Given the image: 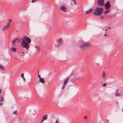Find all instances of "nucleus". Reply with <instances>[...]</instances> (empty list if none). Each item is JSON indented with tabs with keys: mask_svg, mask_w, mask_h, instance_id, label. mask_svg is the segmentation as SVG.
I'll use <instances>...</instances> for the list:
<instances>
[{
	"mask_svg": "<svg viewBox=\"0 0 123 123\" xmlns=\"http://www.w3.org/2000/svg\"><path fill=\"white\" fill-rule=\"evenodd\" d=\"M39 82H41L42 83H44L45 82V80L43 78H40L39 80Z\"/></svg>",
	"mask_w": 123,
	"mask_h": 123,
	"instance_id": "4468645a",
	"label": "nucleus"
},
{
	"mask_svg": "<svg viewBox=\"0 0 123 123\" xmlns=\"http://www.w3.org/2000/svg\"><path fill=\"white\" fill-rule=\"evenodd\" d=\"M103 30H106L107 31L108 30V28L107 27H105L103 28Z\"/></svg>",
	"mask_w": 123,
	"mask_h": 123,
	"instance_id": "6ab92c4d",
	"label": "nucleus"
},
{
	"mask_svg": "<svg viewBox=\"0 0 123 123\" xmlns=\"http://www.w3.org/2000/svg\"><path fill=\"white\" fill-rule=\"evenodd\" d=\"M118 91V90H117V91H116V92H117Z\"/></svg>",
	"mask_w": 123,
	"mask_h": 123,
	"instance_id": "58836bf2",
	"label": "nucleus"
},
{
	"mask_svg": "<svg viewBox=\"0 0 123 123\" xmlns=\"http://www.w3.org/2000/svg\"><path fill=\"white\" fill-rule=\"evenodd\" d=\"M22 39V42H23V41H24L28 43H30L31 41L29 37H23Z\"/></svg>",
	"mask_w": 123,
	"mask_h": 123,
	"instance_id": "f03ea898",
	"label": "nucleus"
},
{
	"mask_svg": "<svg viewBox=\"0 0 123 123\" xmlns=\"http://www.w3.org/2000/svg\"><path fill=\"white\" fill-rule=\"evenodd\" d=\"M0 68L4 69L3 66L0 64Z\"/></svg>",
	"mask_w": 123,
	"mask_h": 123,
	"instance_id": "a878e982",
	"label": "nucleus"
},
{
	"mask_svg": "<svg viewBox=\"0 0 123 123\" xmlns=\"http://www.w3.org/2000/svg\"><path fill=\"white\" fill-rule=\"evenodd\" d=\"M24 56V55H22V58H23Z\"/></svg>",
	"mask_w": 123,
	"mask_h": 123,
	"instance_id": "e433bc0d",
	"label": "nucleus"
},
{
	"mask_svg": "<svg viewBox=\"0 0 123 123\" xmlns=\"http://www.w3.org/2000/svg\"><path fill=\"white\" fill-rule=\"evenodd\" d=\"M36 1H37V0H32L31 2L32 3H33Z\"/></svg>",
	"mask_w": 123,
	"mask_h": 123,
	"instance_id": "bb28decb",
	"label": "nucleus"
},
{
	"mask_svg": "<svg viewBox=\"0 0 123 123\" xmlns=\"http://www.w3.org/2000/svg\"><path fill=\"white\" fill-rule=\"evenodd\" d=\"M110 11V10H107L104 11V14H106L108 13Z\"/></svg>",
	"mask_w": 123,
	"mask_h": 123,
	"instance_id": "a211bd4d",
	"label": "nucleus"
},
{
	"mask_svg": "<svg viewBox=\"0 0 123 123\" xmlns=\"http://www.w3.org/2000/svg\"><path fill=\"white\" fill-rule=\"evenodd\" d=\"M35 48H36V49L37 50H39L40 49V48L38 46H36Z\"/></svg>",
	"mask_w": 123,
	"mask_h": 123,
	"instance_id": "b1692460",
	"label": "nucleus"
},
{
	"mask_svg": "<svg viewBox=\"0 0 123 123\" xmlns=\"http://www.w3.org/2000/svg\"><path fill=\"white\" fill-rule=\"evenodd\" d=\"M71 81H73V82H74V81H75V80H72V79H71Z\"/></svg>",
	"mask_w": 123,
	"mask_h": 123,
	"instance_id": "473e14b6",
	"label": "nucleus"
},
{
	"mask_svg": "<svg viewBox=\"0 0 123 123\" xmlns=\"http://www.w3.org/2000/svg\"><path fill=\"white\" fill-rule=\"evenodd\" d=\"M90 46V44L89 43H86L81 44L80 46V48L81 49H84L86 47H89Z\"/></svg>",
	"mask_w": 123,
	"mask_h": 123,
	"instance_id": "20e7f679",
	"label": "nucleus"
},
{
	"mask_svg": "<svg viewBox=\"0 0 123 123\" xmlns=\"http://www.w3.org/2000/svg\"><path fill=\"white\" fill-rule=\"evenodd\" d=\"M24 53V52H22L21 53V54H23Z\"/></svg>",
	"mask_w": 123,
	"mask_h": 123,
	"instance_id": "4c0bfd02",
	"label": "nucleus"
},
{
	"mask_svg": "<svg viewBox=\"0 0 123 123\" xmlns=\"http://www.w3.org/2000/svg\"><path fill=\"white\" fill-rule=\"evenodd\" d=\"M10 25L8 24H7L6 25L3 26L2 29L3 30V31H5V30L9 28Z\"/></svg>",
	"mask_w": 123,
	"mask_h": 123,
	"instance_id": "9b49d317",
	"label": "nucleus"
},
{
	"mask_svg": "<svg viewBox=\"0 0 123 123\" xmlns=\"http://www.w3.org/2000/svg\"><path fill=\"white\" fill-rule=\"evenodd\" d=\"M55 122L56 123H59L57 120H56L55 121Z\"/></svg>",
	"mask_w": 123,
	"mask_h": 123,
	"instance_id": "c85d7f7f",
	"label": "nucleus"
},
{
	"mask_svg": "<svg viewBox=\"0 0 123 123\" xmlns=\"http://www.w3.org/2000/svg\"><path fill=\"white\" fill-rule=\"evenodd\" d=\"M107 33H106L104 35V36H105V37H106L107 36Z\"/></svg>",
	"mask_w": 123,
	"mask_h": 123,
	"instance_id": "2f4dec72",
	"label": "nucleus"
},
{
	"mask_svg": "<svg viewBox=\"0 0 123 123\" xmlns=\"http://www.w3.org/2000/svg\"><path fill=\"white\" fill-rule=\"evenodd\" d=\"M21 77L23 78L24 80L25 81V79L24 77V75L23 73H22L21 75Z\"/></svg>",
	"mask_w": 123,
	"mask_h": 123,
	"instance_id": "412c9836",
	"label": "nucleus"
},
{
	"mask_svg": "<svg viewBox=\"0 0 123 123\" xmlns=\"http://www.w3.org/2000/svg\"><path fill=\"white\" fill-rule=\"evenodd\" d=\"M107 28H108V29L109 28V29H110L111 28L110 27H107Z\"/></svg>",
	"mask_w": 123,
	"mask_h": 123,
	"instance_id": "f704fd0d",
	"label": "nucleus"
},
{
	"mask_svg": "<svg viewBox=\"0 0 123 123\" xmlns=\"http://www.w3.org/2000/svg\"><path fill=\"white\" fill-rule=\"evenodd\" d=\"M106 83H105L103 85V86L104 87L105 86H106Z\"/></svg>",
	"mask_w": 123,
	"mask_h": 123,
	"instance_id": "cd10ccee",
	"label": "nucleus"
},
{
	"mask_svg": "<svg viewBox=\"0 0 123 123\" xmlns=\"http://www.w3.org/2000/svg\"><path fill=\"white\" fill-rule=\"evenodd\" d=\"M13 114L15 115H17V111H14L13 112Z\"/></svg>",
	"mask_w": 123,
	"mask_h": 123,
	"instance_id": "4be33fe9",
	"label": "nucleus"
},
{
	"mask_svg": "<svg viewBox=\"0 0 123 123\" xmlns=\"http://www.w3.org/2000/svg\"><path fill=\"white\" fill-rule=\"evenodd\" d=\"M38 77L39 78H40V76H39V75L38 74Z\"/></svg>",
	"mask_w": 123,
	"mask_h": 123,
	"instance_id": "c9c22d12",
	"label": "nucleus"
},
{
	"mask_svg": "<svg viewBox=\"0 0 123 123\" xmlns=\"http://www.w3.org/2000/svg\"><path fill=\"white\" fill-rule=\"evenodd\" d=\"M16 48L13 47H12L11 49V51L14 52L16 51Z\"/></svg>",
	"mask_w": 123,
	"mask_h": 123,
	"instance_id": "dca6fc26",
	"label": "nucleus"
},
{
	"mask_svg": "<svg viewBox=\"0 0 123 123\" xmlns=\"http://www.w3.org/2000/svg\"><path fill=\"white\" fill-rule=\"evenodd\" d=\"M73 1L74 2V3L75 4H76V2H75V0H73Z\"/></svg>",
	"mask_w": 123,
	"mask_h": 123,
	"instance_id": "7c9ffc66",
	"label": "nucleus"
},
{
	"mask_svg": "<svg viewBox=\"0 0 123 123\" xmlns=\"http://www.w3.org/2000/svg\"><path fill=\"white\" fill-rule=\"evenodd\" d=\"M111 6V3L110 2L108 1L105 4V7L106 9H109Z\"/></svg>",
	"mask_w": 123,
	"mask_h": 123,
	"instance_id": "39448f33",
	"label": "nucleus"
},
{
	"mask_svg": "<svg viewBox=\"0 0 123 123\" xmlns=\"http://www.w3.org/2000/svg\"><path fill=\"white\" fill-rule=\"evenodd\" d=\"M100 18L102 20L104 19V16H100Z\"/></svg>",
	"mask_w": 123,
	"mask_h": 123,
	"instance_id": "393cba45",
	"label": "nucleus"
},
{
	"mask_svg": "<svg viewBox=\"0 0 123 123\" xmlns=\"http://www.w3.org/2000/svg\"><path fill=\"white\" fill-rule=\"evenodd\" d=\"M28 44V43L26 42H25L24 41L22 42L21 43V45L22 47L24 48H26L27 49H28L29 47V45Z\"/></svg>",
	"mask_w": 123,
	"mask_h": 123,
	"instance_id": "7ed1b4c3",
	"label": "nucleus"
},
{
	"mask_svg": "<svg viewBox=\"0 0 123 123\" xmlns=\"http://www.w3.org/2000/svg\"><path fill=\"white\" fill-rule=\"evenodd\" d=\"M12 20L11 19H10L9 20L8 23L7 24L10 25V23L12 22Z\"/></svg>",
	"mask_w": 123,
	"mask_h": 123,
	"instance_id": "aec40b11",
	"label": "nucleus"
},
{
	"mask_svg": "<svg viewBox=\"0 0 123 123\" xmlns=\"http://www.w3.org/2000/svg\"><path fill=\"white\" fill-rule=\"evenodd\" d=\"M93 10L92 8H91L89 9L88 10L86 11V14H89Z\"/></svg>",
	"mask_w": 123,
	"mask_h": 123,
	"instance_id": "ddd939ff",
	"label": "nucleus"
},
{
	"mask_svg": "<svg viewBox=\"0 0 123 123\" xmlns=\"http://www.w3.org/2000/svg\"><path fill=\"white\" fill-rule=\"evenodd\" d=\"M18 39L16 38L14 40H13L12 42V44L13 45H15V44L17 42H18Z\"/></svg>",
	"mask_w": 123,
	"mask_h": 123,
	"instance_id": "f8f14e48",
	"label": "nucleus"
},
{
	"mask_svg": "<svg viewBox=\"0 0 123 123\" xmlns=\"http://www.w3.org/2000/svg\"><path fill=\"white\" fill-rule=\"evenodd\" d=\"M106 76V73L105 71H104L102 74V77L103 78H105Z\"/></svg>",
	"mask_w": 123,
	"mask_h": 123,
	"instance_id": "f3484780",
	"label": "nucleus"
},
{
	"mask_svg": "<svg viewBox=\"0 0 123 123\" xmlns=\"http://www.w3.org/2000/svg\"><path fill=\"white\" fill-rule=\"evenodd\" d=\"M104 0H98L97 1L98 5L100 6H103L104 4Z\"/></svg>",
	"mask_w": 123,
	"mask_h": 123,
	"instance_id": "423d86ee",
	"label": "nucleus"
},
{
	"mask_svg": "<svg viewBox=\"0 0 123 123\" xmlns=\"http://www.w3.org/2000/svg\"><path fill=\"white\" fill-rule=\"evenodd\" d=\"M61 11L65 12L67 11V8L64 6H62L61 7Z\"/></svg>",
	"mask_w": 123,
	"mask_h": 123,
	"instance_id": "6e6552de",
	"label": "nucleus"
},
{
	"mask_svg": "<svg viewBox=\"0 0 123 123\" xmlns=\"http://www.w3.org/2000/svg\"><path fill=\"white\" fill-rule=\"evenodd\" d=\"M47 118V116L46 115H44V116H43V119L42 120H41V122H43L44 120H46Z\"/></svg>",
	"mask_w": 123,
	"mask_h": 123,
	"instance_id": "2eb2a0df",
	"label": "nucleus"
},
{
	"mask_svg": "<svg viewBox=\"0 0 123 123\" xmlns=\"http://www.w3.org/2000/svg\"><path fill=\"white\" fill-rule=\"evenodd\" d=\"M1 89L0 88V94L1 93Z\"/></svg>",
	"mask_w": 123,
	"mask_h": 123,
	"instance_id": "72a5a7b5",
	"label": "nucleus"
},
{
	"mask_svg": "<svg viewBox=\"0 0 123 123\" xmlns=\"http://www.w3.org/2000/svg\"><path fill=\"white\" fill-rule=\"evenodd\" d=\"M120 95L119 93L118 92H116V93L115 96H119Z\"/></svg>",
	"mask_w": 123,
	"mask_h": 123,
	"instance_id": "5701e85b",
	"label": "nucleus"
},
{
	"mask_svg": "<svg viewBox=\"0 0 123 123\" xmlns=\"http://www.w3.org/2000/svg\"><path fill=\"white\" fill-rule=\"evenodd\" d=\"M4 100V98L3 96L0 95V106L3 104L2 102Z\"/></svg>",
	"mask_w": 123,
	"mask_h": 123,
	"instance_id": "1a4fd4ad",
	"label": "nucleus"
},
{
	"mask_svg": "<svg viewBox=\"0 0 123 123\" xmlns=\"http://www.w3.org/2000/svg\"><path fill=\"white\" fill-rule=\"evenodd\" d=\"M122 111H123V110H122Z\"/></svg>",
	"mask_w": 123,
	"mask_h": 123,
	"instance_id": "ea45409f",
	"label": "nucleus"
},
{
	"mask_svg": "<svg viewBox=\"0 0 123 123\" xmlns=\"http://www.w3.org/2000/svg\"><path fill=\"white\" fill-rule=\"evenodd\" d=\"M70 78L68 77L67 78L64 80V83L63 86H62V89H63L66 86L67 83L68 82Z\"/></svg>",
	"mask_w": 123,
	"mask_h": 123,
	"instance_id": "0eeeda50",
	"label": "nucleus"
},
{
	"mask_svg": "<svg viewBox=\"0 0 123 123\" xmlns=\"http://www.w3.org/2000/svg\"><path fill=\"white\" fill-rule=\"evenodd\" d=\"M103 10L102 7H97L95 10L94 14L96 16H100L102 14Z\"/></svg>",
	"mask_w": 123,
	"mask_h": 123,
	"instance_id": "f257e3e1",
	"label": "nucleus"
},
{
	"mask_svg": "<svg viewBox=\"0 0 123 123\" xmlns=\"http://www.w3.org/2000/svg\"><path fill=\"white\" fill-rule=\"evenodd\" d=\"M87 118V116H85L84 117V118L85 119H86Z\"/></svg>",
	"mask_w": 123,
	"mask_h": 123,
	"instance_id": "c756f323",
	"label": "nucleus"
},
{
	"mask_svg": "<svg viewBox=\"0 0 123 123\" xmlns=\"http://www.w3.org/2000/svg\"><path fill=\"white\" fill-rule=\"evenodd\" d=\"M20 56H22V55H20Z\"/></svg>",
	"mask_w": 123,
	"mask_h": 123,
	"instance_id": "a19ab883",
	"label": "nucleus"
},
{
	"mask_svg": "<svg viewBox=\"0 0 123 123\" xmlns=\"http://www.w3.org/2000/svg\"><path fill=\"white\" fill-rule=\"evenodd\" d=\"M62 40L61 38L59 39L58 41L57 45L59 46L62 43Z\"/></svg>",
	"mask_w": 123,
	"mask_h": 123,
	"instance_id": "9d476101",
	"label": "nucleus"
}]
</instances>
